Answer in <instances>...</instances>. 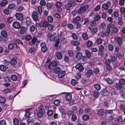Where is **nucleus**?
<instances>
[{
    "instance_id": "12",
    "label": "nucleus",
    "mask_w": 125,
    "mask_h": 125,
    "mask_svg": "<svg viewBox=\"0 0 125 125\" xmlns=\"http://www.w3.org/2000/svg\"><path fill=\"white\" fill-rule=\"evenodd\" d=\"M61 70V68L59 67L56 66L54 69L53 72L55 74L58 73Z\"/></svg>"
},
{
    "instance_id": "43",
    "label": "nucleus",
    "mask_w": 125,
    "mask_h": 125,
    "mask_svg": "<svg viewBox=\"0 0 125 125\" xmlns=\"http://www.w3.org/2000/svg\"><path fill=\"white\" fill-rule=\"evenodd\" d=\"M14 124L15 125H18L19 124V121L16 118H15L13 120Z\"/></svg>"
},
{
    "instance_id": "9",
    "label": "nucleus",
    "mask_w": 125,
    "mask_h": 125,
    "mask_svg": "<svg viewBox=\"0 0 125 125\" xmlns=\"http://www.w3.org/2000/svg\"><path fill=\"white\" fill-rule=\"evenodd\" d=\"M13 27L16 29H19L21 27V26L20 23L17 22H14L13 24Z\"/></svg>"
},
{
    "instance_id": "38",
    "label": "nucleus",
    "mask_w": 125,
    "mask_h": 125,
    "mask_svg": "<svg viewBox=\"0 0 125 125\" xmlns=\"http://www.w3.org/2000/svg\"><path fill=\"white\" fill-rule=\"evenodd\" d=\"M6 101V99L5 98L0 96V103H5Z\"/></svg>"
},
{
    "instance_id": "36",
    "label": "nucleus",
    "mask_w": 125,
    "mask_h": 125,
    "mask_svg": "<svg viewBox=\"0 0 125 125\" xmlns=\"http://www.w3.org/2000/svg\"><path fill=\"white\" fill-rule=\"evenodd\" d=\"M10 78L13 81H16L17 80V77L16 75H13L11 76Z\"/></svg>"
},
{
    "instance_id": "54",
    "label": "nucleus",
    "mask_w": 125,
    "mask_h": 125,
    "mask_svg": "<svg viewBox=\"0 0 125 125\" xmlns=\"http://www.w3.org/2000/svg\"><path fill=\"white\" fill-rule=\"evenodd\" d=\"M77 82L75 79H72L71 81V83L73 85H75Z\"/></svg>"
},
{
    "instance_id": "2",
    "label": "nucleus",
    "mask_w": 125,
    "mask_h": 125,
    "mask_svg": "<svg viewBox=\"0 0 125 125\" xmlns=\"http://www.w3.org/2000/svg\"><path fill=\"white\" fill-rule=\"evenodd\" d=\"M45 110L43 108L40 109L38 111L37 115L38 116L41 118L42 117V115L45 113Z\"/></svg>"
},
{
    "instance_id": "48",
    "label": "nucleus",
    "mask_w": 125,
    "mask_h": 125,
    "mask_svg": "<svg viewBox=\"0 0 125 125\" xmlns=\"http://www.w3.org/2000/svg\"><path fill=\"white\" fill-rule=\"evenodd\" d=\"M111 62V61L109 59H107L105 61V63L106 65H110Z\"/></svg>"
},
{
    "instance_id": "5",
    "label": "nucleus",
    "mask_w": 125,
    "mask_h": 125,
    "mask_svg": "<svg viewBox=\"0 0 125 125\" xmlns=\"http://www.w3.org/2000/svg\"><path fill=\"white\" fill-rule=\"evenodd\" d=\"M111 5V3L109 1H107L106 3L103 4L102 5V7L104 9L107 10L108 9L109 7Z\"/></svg>"
},
{
    "instance_id": "40",
    "label": "nucleus",
    "mask_w": 125,
    "mask_h": 125,
    "mask_svg": "<svg viewBox=\"0 0 125 125\" xmlns=\"http://www.w3.org/2000/svg\"><path fill=\"white\" fill-rule=\"evenodd\" d=\"M94 72L96 74H97L99 73L100 70L99 68H96L93 70Z\"/></svg>"
},
{
    "instance_id": "46",
    "label": "nucleus",
    "mask_w": 125,
    "mask_h": 125,
    "mask_svg": "<svg viewBox=\"0 0 125 125\" xmlns=\"http://www.w3.org/2000/svg\"><path fill=\"white\" fill-rule=\"evenodd\" d=\"M68 53L69 56L71 57L73 56V52L71 50H69L68 52Z\"/></svg>"
},
{
    "instance_id": "57",
    "label": "nucleus",
    "mask_w": 125,
    "mask_h": 125,
    "mask_svg": "<svg viewBox=\"0 0 125 125\" xmlns=\"http://www.w3.org/2000/svg\"><path fill=\"white\" fill-rule=\"evenodd\" d=\"M108 50L110 51H112L114 49V46L112 44H110L108 46Z\"/></svg>"
},
{
    "instance_id": "15",
    "label": "nucleus",
    "mask_w": 125,
    "mask_h": 125,
    "mask_svg": "<svg viewBox=\"0 0 125 125\" xmlns=\"http://www.w3.org/2000/svg\"><path fill=\"white\" fill-rule=\"evenodd\" d=\"M50 34H47V36L49 37V39L50 41H53L55 40V37L53 34H51L49 35Z\"/></svg>"
},
{
    "instance_id": "26",
    "label": "nucleus",
    "mask_w": 125,
    "mask_h": 125,
    "mask_svg": "<svg viewBox=\"0 0 125 125\" xmlns=\"http://www.w3.org/2000/svg\"><path fill=\"white\" fill-rule=\"evenodd\" d=\"M99 92L97 90H95L94 91L93 95L94 97H98L99 96Z\"/></svg>"
},
{
    "instance_id": "31",
    "label": "nucleus",
    "mask_w": 125,
    "mask_h": 125,
    "mask_svg": "<svg viewBox=\"0 0 125 125\" xmlns=\"http://www.w3.org/2000/svg\"><path fill=\"white\" fill-rule=\"evenodd\" d=\"M26 30V28L24 27H22L20 31V33L21 34H24Z\"/></svg>"
},
{
    "instance_id": "16",
    "label": "nucleus",
    "mask_w": 125,
    "mask_h": 125,
    "mask_svg": "<svg viewBox=\"0 0 125 125\" xmlns=\"http://www.w3.org/2000/svg\"><path fill=\"white\" fill-rule=\"evenodd\" d=\"M80 20V17L79 16H77L73 19V22L74 24H77Z\"/></svg>"
},
{
    "instance_id": "63",
    "label": "nucleus",
    "mask_w": 125,
    "mask_h": 125,
    "mask_svg": "<svg viewBox=\"0 0 125 125\" xmlns=\"http://www.w3.org/2000/svg\"><path fill=\"white\" fill-rule=\"evenodd\" d=\"M100 18V16L98 15H96L94 17V20L95 21H98Z\"/></svg>"
},
{
    "instance_id": "53",
    "label": "nucleus",
    "mask_w": 125,
    "mask_h": 125,
    "mask_svg": "<svg viewBox=\"0 0 125 125\" xmlns=\"http://www.w3.org/2000/svg\"><path fill=\"white\" fill-rule=\"evenodd\" d=\"M115 24V22L112 21L111 22L110 24H109L108 25H109V27H110V26H111V28H112L114 27Z\"/></svg>"
},
{
    "instance_id": "33",
    "label": "nucleus",
    "mask_w": 125,
    "mask_h": 125,
    "mask_svg": "<svg viewBox=\"0 0 125 125\" xmlns=\"http://www.w3.org/2000/svg\"><path fill=\"white\" fill-rule=\"evenodd\" d=\"M82 37L83 39L84 40H86L88 38V36L86 33H84L83 34Z\"/></svg>"
},
{
    "instance_id": "42",
    "label": "nucleus",
    "mask_w": 125,
    "mask_h": 125,
    "mask_svg": "<svg viewBox=\"0 0 125 125\" xmlns=\"http://www.w3.org/2000/svg\"><path fill=\"white\" fill-rule=\"evenodd\" d=\"M89 29L91 30V31L93 33H96L98 29L96 28H93L92 30L91 28H89Z\"/></svg>"
},
{
    "instance_id": "14",
    "label": "nucleus",
    "mask_w": 125,
    "mask_h": 125,
    "mask_svg": "<svg viewBox=\"0 0 125 125\" xmlns=\"http://www.w3.org/2000/svg\"><path fill=\"white\" fill-rule=\"evenodd\" d=\"M56 56L58 60H61L62 57V53L60 52H57L56 54Z\"/></svg>"
},
{
    "instance_id": "58",
    "label": "nucleus",
    "mask_w": 125,
    "mask_h": 125,
    "mask_svg": "<svg viewBox=\"0 0 125 125\" xmlns=\"http://www.w3.org/2000/svg\"><path fill=\"white\" fill-rule=\"evenodd\" d=\"M60 102V101L59 100H55L54 101V104L55 105L57 106H58L59 105Z\"/></svg>"
},
{
    "instance_id": "49",
    "label": "nucleus",
    "mask_w": 125,
    "mask_h": 125,
    "mask_svg": "<svg viewBox=\"0 0 125 125\" xmlns=\"http://www.w3.org/2000/svg\"><path fill=\"white\" fill-rule=\"evenodd\" d=\"M119 82L121 85H124L125 84V81L124 79H120Z\"/></svg>"
},
{
    "instance_id": "1",
    "label": "nucleus",
    "mask_w": 125,
    "mask_h": 125,
    "mask_svg": "<svg viewBox=\"0 0 125 125\" xmlns=\"http://www.w3.org/2000/svg\"><path fill=\"white\" fill-rule=\"evenodd\" d=\"M89 7L88 5H86L80 7V9L78 10V13L81 14L86 11L88 8Z\"/></svg>"
},
{
    "instance_id": "24",
    "label": "nucleus",
    "mask_w": 125,
    "mask_h": 125,
    "mask_svg": "<svg viewBox=\"0 0 125 125\" xmlns=\"http://www.w3.org/2000/svg\"><path fill=\"white\" fill-rule=\"evenodd\" d=\"M104 49V47L102 45H101L99 48V52L100 54H102V52Z\"/></svg>"
},
{
    "instance_id": "64",
    "label": "nucleus",
    "mask_w": 125,
    "mask_h": 125,
    "mask_svg": "<svg viewBox=\"0 0 125 125\" xmlns=\"http://www.w3.org/2000/svg\"><path fill=\"white\" fill-rule=\"evenodd\" d=\"M0 125H6V123L5 121L4 120H2L0 121Z\"/></svg>"
},
{
    "instance_id": "21",
    "label": "nucleus",
    "mask_w": 125,
    "mask_h": 125,
    "mask_svg": "<svg viewBox=\"0 0 125 125\" xmlns=\"http://www.w3.org/2000/svg\"><path fill=\"white\" fill-rule=\"evenodd\" d=\"M101 93L103 95H107L108 94V93L107 90L105 88H103L102 90Z\"/></svg>"
},
{
    "instance_id": "35",
    "label": "nucleus",
    "mask_w": 125,
    "mask_h": 125,
    "mask_svg": "<svg viewBox=\"0 0 125 125\" xmlns=\"http://www.w3.org/2000/svg\"><path fill=\"white\" fill-rule=\"evenodd\" d=\"M115 87L118 89H121L122 87L120 83H116L115 85Z\"/></svg>"
},
{
    "instance_id": "39",
    "label": "nucleus",
    "mask_w": 125,
    "mask_h": 125,
    "mask_svg": "<svg viewBox=\"0 0 125 125\" xmlns=\"http://www.w3.org/2000/svg\"><path fill=\"white\" fill-rule=\"evenodd\" d=\"M106 67L108 71L109 72L111 71L112 70V67L110 64L106 65Z\"/></svg>"
},
{
    "instance_id": "55",
    "label": "nucleus",
    "mask_w": 125,
    "mask_h": 125,
    "mask_svg": "<svg viewBox=\"0 0 125 125\" xmlns=\"http://www.w3.org/2000/svg\"><path fill=\"white\" fill-rule=\"evenodd\" d=\"M47 19L49 22H52L53 21V18L51 16H49L47 17Z\"/></svg>"
},
{
    "instance_id": "27",
    "label": "nucleus",
    "mask_w": 125,
    "mask_h": 125,
    "mask_svg": "<svg viewBox=\"0 0 125 125\" xmlns=\"http://www.w3.org/2000/svg\"><path fill=\"white\" fill-rule=\"evenodd\" d=\"M71 4H70L69 3H67L65 6V8L67 10H70L71 7L72 6Z\"/></svg>"
},
{
    "instance_id": "17",
    "label": "nucleus",
    "mask_w": 125,
    "mask_h": 125,
    "mask_svg": "<svg viewBox=\"0 0 125 125\" xmlns=\"http://www.w3.org/2000/svg\"><path fill=\"white\" fill-rule=\"evenodd\" d=\"M65 98L66 100L69 101L72 99V95L71 94H67L65 95Z\"/></svg>"
},
{
    "instance_id": "8",
    "label": "nucleus",
    "mask_w": 125,
    "mask_h": 125,
    "mask_svg": "<svg viewBox=\"0 0 125 125\" xmlns=\"http://www.w3.org/2000/svg\"><path fill=\"white\" fill-rule=\"evenodd\" d=\"M16 18L19 20L22 21L23 19V17L21 13H18L15 15Z\"/></svg>"
},
{
    "instance_id": "10",
    "label": "nucleus",
    "mask_w": 125,
    "mask_h": 125,
    "mask_svg": "<svg viewBox=\"0 0 125 125\" xmlns=\"http://www.w3.org/2000/svg\"><path fill=\"white\" fill-rule=\"evenodd\" d=\"M93 71L91 69H89L87 71L85 75L87 77H89L93 74Z\"/></svg>"
},
{
    "instance_id": "29",
    "label": "nucleus",
    "mask_w": 125,
    "mask_h": 125,
    "mask_svg": "<svg viewBox=\"0 0 125 125\" xmlns=\"http://www.w3.org/2000/svg\"><path fill=\"white\" fill-rule=\"evenodd\" d=\"M52 66L53 67H55L58 65V62L55 60L52 61L50 62Z\"/></svg>"
},
{
    "instance_id": "28",
    "label": "nucleus",
    "mask_w": 125,
    "mask_h": 125,
    "mask_svg": "<svg viewBox=\"0 0 125 125\" xmlns=\"http://www.w3.org/2000/svg\"><path fill=\"white\" fill-rule=\"evenodd\" d=\"M38 11L40 14H42V7L40 5L38 7Z\"/></svg>"
},
{
    "instance_id": "25",
    "label": "nucleus",
    "mask_w": 125,
    "mask_h": 125,
    "mask_svg": "<svg viewBox=\"0 0 125 125\" xmlns=\"http://www.w3.org/2000/svg\"><path fill=\"white\" fill-rule=\"evenodd\" d=\"M8 3V1L7 0H3L0 3V5L4 7Z\"/></svg>"
},
{
    "instance_id": "30",
    "label": "nucleus",
    "mask_w": 125,
    "mask_h": 125,
    "mask_svg": "<svg viewBox=\"0 0 125 125\" xmlns=\"http://www.w3.org/2000/svg\"><path fill=\"white\" fill-rule=\"evenodd\" d=\"M1 36L5 37H6L7 36V32L4 31H2L1 32Z\"/></svg>"
},
{
    "instance_id": "20",
    "label": "nucleus",
    "mask_w": 125,
    "mask_h": 125,
    "mask_svg": "<svg viewBox=\"0 0 125 125\" xmlns=\"http://www.w3.org/2000/svg\"><path fill=\"white\" fill-rule=\"evenodd\" d=\"M10 63L12 65H15L17 63V60L14 59H12L10 61Z\"/></svg>"
},
{
    "instance_id": "50",
    "label": "nucleus",
    "mask_w": 125,
    "mask_h": 125,
    "mask_svg": "<svg viewBox=\"0 0 125 125\" xmlns=\"http://www.w3.org/2000/svg\"><path fill=\"white\" fill-rule=\"evenodd\" d=\"M83 119L84 121L88 120L89 118V116L87 115H85L83 116Z\"/></svg>"
},
{
    "instance_id": "56",
    "label": "nucleus",
    "mask_w": 125,
    "mask_h": 125,
    "mask_svg": "<svg viewBox=\"0 0 125 125\" xmlns=\"http://www.w3.org/2000/svg\"><path fill=\"white\" fill-rule=\"evenodd\" d=\"M47 28L50 31H51L53 29L52 25L49 24L47 26Z\"/></svg>"
},
{
    "instance_id": "51",
    "label": "nucleus",
    "mask_w": 125,
    "mask_h": 125,
    "mask_svg": "<svg viewBox=\"0 0 125 125\" xmlns=\"http://www.w3.org/2000/svg\"><path fill=\"white\" fill-rule=\"evenodd\" d=\"M82 56V54L81 53H78L76 55V58L78 60L80 59Z\"/></svg>"
},
{
    "instance_id": "47",
    "label": "nucleus",
    "mask_w": 125,
    "mask_h": 125,
    "mask_svg": "<svg viewBox=\"0 0 125 125\" xmlns=\"http://www.w3.org/2000/svg\"><path fill=\"white\" fill-rule=\"evenodd\" d=\"M81 77V74L80 73H76L75 75V77L76 79L78 80Z\"/></svg>"
},
{
    "instance_id": "4",
    "label": "nucleus",
    "mask_w": 125,
    "mask_h": 125,
    "mask_svg": "<svg viewBox=\"0 0 125 125\" xmlns=\"http://www.w3.org/2000/svg\"><path fill=\"white\" fill-rule=\"evenodd\" d=\"M32 17L34 21H37L38 20V13L37 11H35L32 12Z\"/></svg>"
},
{
    "instance_id": "7",
    "label": "nucleus",
    "mask_w": 125,
    "mask_h": 125,
    "mask_svg": "<svg viewBox=\"0 0 125 125\" xmlns=\"http://www.w3.org/2000/svg\"><path fill=\"white\" fill-rule=\"evenodd\" d=\"M62 5V3L61 2H57L56 4V7L58 8V11L61 12L62 10V9L61 8Z\"/></svg>"
},
{
    "instance_id": "3",
    "label": "nucleus",
    "mask_w": 125,
    "mask_h": 125,
    "mask_svg": "<svg viewBox=\"0 0 125 125\" xmlns=\"http://www.w3.org/2000/svg\"><path fill=\"white\" fill-rule=\"evenodd\" d=\"M41 47V50L43 52H45L47 51V49L46 47V43L44 42H42L40 44Z\"/></svg>"
},
{
    "instance_id": "52",
    "label": "nucleus",
    "mask_w": 125,
    "mask_h": 125,
    "mask_svg": "<svg viewBox=\"0 0 125 125\" xmlns=\"http://www.w3.org/2000/svg\"><path fill=\"white\" fill-rule=\"evenodd\" d=\"M118 13L117 11H114L112 14V16L113 17H117L118 16Z\"/></svg>"
},
{
    "instance_id": "41",
    "label": "nucleus",
    "mask_w": 125,
    "mask_h": 125,
    "mask_svg": "<svg viewBox=\"0 0 125 125\" xmlns=\"http://www.w3.org/2000/svg\"><path fill=\"white\" fill-rule=\"evenodd\" d=\"M49 23L47 21H44L42 23V26L44 28H45L48 26Z\"/></svg>"
},
{
    "instance_id": "62",
    "label": "nucleus",
    "mask_w": 125,
    "mask_h": 125,
    "mask_svg": "<svg viewBox=\"0 0 125 125\" xmlns=\"http://www.w3.org/2000/svg\"><path fill=\"white\" fill-rule=\"evenodd\" d=\"M53 111L52 110H49L47 112V114L49 116H51L52 115Z\"/></svg>"
},
{
    "instance_id": "45",
    "label": "nucleus",
    "mask_w": 125,
    "mask_h": 125,
    "mask_svg": "<svg viewBox=\"0 0 125 125\" xmlns=\"http://www.w3.org/2000/svg\"><path fill=\"white\" fill-rule=\"evenodd\" d=\"M15 7V5L14 4H10L8 6V9H13Z\"/></svg>"
},
{
    "instance_id": "18",
    "label": "nucleus",
    "mask_w": 125,
    "mask_h": 125,
    "mask_svg": "<svg viewBox=\"0 0 125 125\" xmlns=\"http://www.w3.org/2000/svg\"><path fill=\"white\" fill-rule=\"evenodd\" d=\"M117 42L119 45L120 46L122 43V39L121 37H118L117 38Z\"/></svg>"
},
{
    "instance_id": "60",
    "label": "nucleus",
    "mask_w": 125,
    "mask_h": 125,
    "mask_svg": "<svg viewBox=\"0 0 125 125\" xmlns=\"http://www.w3.org/2000/svg\"><path fill=\"white\" fill-rule=\"evenodd\" d=\"M106 81L109 84H111L113 83V81L110 78H108L106 79Z\"/></svg>"
},
{
    "instance_id": "61",
    "label": "nucleus",
    "mask_w": 125,
    "mask_h": 125,
    "mask_svg": "<svg viewBox=\"0 0 125 125\" xmlns=\"http://www.w3.org/2000/svg\"><path fill=\"white\" fill-rule=\"evenodd\" d=\"M32 38V36L30 35H27L26 36L25 39L26 41H29Z\"/></svg>"
},
{
    "instance_id": "34",
    "label": "nucleus",
    "mask_w": 125,
    "mask_h": 125,
    "mask_svg": "<svg viewBox=\"0 0 125 125\" xmlns=\"http://www.w3.org/2000/svg\"><path fill=\"white\" fill-rule=\"evenodd\" d=\"M10 77L9 76H6L4 78V81L6 82H8L10 81Z\"/></svg>"
},
{
    "instance_id": "19",
    "label": "nucleus",
    "mask_w": 125,
    "mask_h": 125,
    "mask_svg": "<svg viewBox=\"0 0 125 125\" xmlns=\"http://www.w3.org/2000/svg\"><path fill=\"white\" fill-rule=\"evenodd\" d=\"M93 44V43L92 42L89 40L85 44L86 46L88 48L91 47Z\"/></svg>"
},
{
    "instance_id": "6",
    "label": "nucleus",
    "mask_w": 125,
    "mask_h": 125,
    "mask_svg": "<svg viewBox=\"0 0 125 125\" xmlns=\"http://www.w3.org/2000/svg\"><path fill=\"white\" fill-rule=\"evenodd\" d=\"M76 68L78 69L79 71L81 72L84 70L83 67L81 63H79L77 64L75 66Z\"/></svg>"
},
{
    "instance_id": "23",
    "label": "nucleus",
    "mask_w": 125,
    "mask_h": 125,
    "mask_svg": "<svg viewBox=\"0 0 125 125\" xmlns=\"http://www.w3.org/2000/svg\"><path fill=\"white\" fill-rule=\"evenodd\" d=\"M8 67H6L4 65H1L0 66V70L2 71L5 72L7 70V68H8Z\"/></svg>"
},
{
    "instance_id": "11",
    "label": "nucleus",
    "mask_w": 125,
    "mask_h": 125,
    "mask_svg": "<svg viewBox=\"0 0 125 125\" xmlns=\"http://www.w3.org/2000/svg\"><path fill=\"white\" fill-rule=\"evenodd\" d=\"M106 30L105 32V34L106 36H108L109 34L110 31V28L109 25H108L106 27Z\"/></svg>"
},
{
    "instance_id": "32",
    "label": "nucleus",
    "mask_w": 125,
    "mask_h": 125,
    "mask_svg": "<svg viewBox=\"0 0 125 125\" xmlns=\"http://www.w3.org/2000/svg\"><path fill=\"white\" fill-rule=\"evenodd\" d=\"M94 86L95 88L98 90H100L101 88L100 85L98 83L95 84Z\"/></svg>"
},
{
    "instance_id": "13",
    "label": "nucleus",
    "mask_w": 125,
    "mask_h": 125,
    "mask_svg": "<svg viewBox=\"0 0 125 125\" xmlns=\"http://www.w3.org/2000/svg\"><path fill=\"white\" fill-rule=\"evenodd\" d=\"M65 74V72L64 71H61L58 74V77L60 78H63Z\"/></svg>"
},
{
    "instance_id": "59",
    "label": "nucleus",
    "mask_w": 125,
    "mask_h": 125,
    "mask_svg": "<svg viewBox=\"0 0 125 125\" xmlns=\"http://www.w3.org/2000/svg\"><path fill=\"white\" fill-rule=\"evenodd\" d=\"M37 40V38L35 37H33L31 40L32 43L33 44H35Z\"/></svg>"
},
{
    "instance_id": "22",
    "label": "nucleus",
    "mask_w": 125,
    "mask_h": 125,
    "mask_svg": "<svg viewBox=\"0 0 125 125\" xmlns=\"http://www.w3.org/2000/svg\"><path fill=\"white\" fill-rule=\"evenodd\" d=\"M85 53L86 56L88 58H90L91 57L90 52L88 50H86L85 51Z\"/></svg>"
},
{
    "instance_id": "44",
    "label": "nucleus",
    "mask_w": 125,
    "mask_h": 125,
    "mask_svg": "<svg viewBox=\"0 0 125 125\" xmlns=\"http://www.w3.org/2000/svg\"><path fill=\"white\" fill-rule=\"evenodd\" d=\"M8 47L9 49L12 50L14 48L15 46L14 44L10 43L8 45Z\"/></svg>"
},
{
    "instance_id": "37",
    "label": "nucleus",
    "mask_w": 125,
    "mask_h": 125,
    "mask_svg": "<svg viewBox=\"0 0 125 125\" xmlns=\"http://www.w3.org/2000/svg\"><path fill=\"white\" fill-rule=\"evenodd\" d=\"M97 113L99 115L102 116L104 115V112L102 109H101L98 110Z\"/></svg>"
}]
</instances>
